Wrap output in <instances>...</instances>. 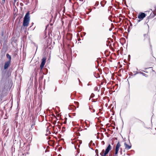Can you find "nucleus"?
I'll use <instances>...</instances> for the list:
<instances>
[{
	"mask_svg": "<svg viewBox=\"0 0 156 156\" xmlns=\"http://www.w3.org/2000/svg\"><path fill=\"white\" fill-rule=\"evenodd\" d=\"M30 20V13L29 12H28L26 13L24 18L23 25L24 27L28 26L29 24Z\"/></svg>",
	"mask_w": 156,
	"mask_h": 156,
	"instance_id": "1",
	"label": "nucleus"
},
{
	"mask_svg": "<svg viewBox=\"0 0 156 156\" xmlns=\"http://www.w3.org/2000/svg\"><path fill=\"white\" fill-rule=\"evenodd\" d=\"M146 15L144 13H141L139 14L138 15V18L140 19L138 22H140V20H142L146 16Z\"/></svg>",
	"mask_w": 156,
	"mask_h": 156,
	"instance_id": "2",
	"label": "nucleus"
},
{
	"mask_svg": "<svg viewBox=\"0 0 156 156\" xmlns=\"http://www.w3.org/2000/svg\"><path fill=\"white\" fill-rule=\"evenodd\" d=\"M46 58H44L42 59V62L41 65L40 66V67L41 70L43 68L46 62Z\"/></svg>",
	"mask_w": 156,
	"mask_h": 156,
	"instance_id": "3",
	"label": "nucleus"
},
{
	"mask_svg": "<svg viewBox=\"0 0 156 156\" xmlns=\"http://www.w3.org/2000/svg\"><path fill=\"white\" fill-rule=\"evenodd\" d=\"M121 146V145L119 142H118L117 144L116 148H115V155L117 154L118 153L119 148Z\"/></svg>",
	"mask_w": 156,
	"mask_h": 156,
	"instance_id": "4",
	"label": "nucleus"
},
{
	"mask_svg": "<svg viewBox=\"0 0 156 156\" xmlns=\"http://www.w3.org/2000/svg\"><path fill=\"white\" fill-rule=\"evenodd\" d=\"M10 62V61H8L5 63L4 66V69H6L9 67V66Z\"/></svg>",
	"mask_w": 156,
	"mask_h": 156,
	"instance_id": "5",
	"label": "nucleus"
},
{
	"mask_svg": "<svg viewBox=\"0 0 156 156\" xmlns=\"http://www.w3.org/2000/svg\"><path fill=\"white\" fill-rule=\"evenodd\" d=\"M111 149L112 147L111 146V145L110 144H109L108 146V147H107L105 151L106 152V153L108 154L109 152V151L111 150Z\"/></svg>",
	"mask_w": 156,
	"mask_h": 156,
	"instance_id": "6",
	"label": "nucleus"
},
{
	"mask_svg": "<svg viewBox=\"0 0 156 156\" xmlns=\"http://www.w3.org/2000/svg\"><path fill=\"white\" fill-rule=\"evenodd\" d=\"M124 145L125 147V149L126 150H129L131 148V146L128 145L126 143H124Z\"/></svg>",
	"mask_w": 156,
	"mask_h": 156,
	"instance_id": "7",
	"label": "nucleus"
},
{
	"mask_svg": "<svg viewBox=\"0 0 156 156\" xmlns=\"http://www.w3.org/2000/svg\"><path fill=\"white\" fill-rule=\"evenodd\" d=\"M100 154L101 156H106L107 154L106 153L104 150H103Z\"/></svg>",
	"mask_w": 156,
	"mask_h": 156,
	"instance_id": "8",
	"label": "nucleus"
},
{
	"mask_svg": "<svg viewBox=\"0 0 156 156\" xmlns=\"http://www.w3.org/2000/svg\"><path fill=\"white\" fill-rule=\"evenodd\" d=\"M6 56H7V58L9 59V61H10L11 60V57L8 54H7Z\"/></svg>",
	"mask_w": 156,
	"mask_h": 156,
	"instance_id": "9",
	"label": "nucleus"
},
{
	"mask_svg": "<svg viewBox=\"0 0 156 156\" xmlns=\"http://www.w3.org/2000/svg\"><path fill=\"white\" fill-rule=\"evenodd\" d=\"M139 73L141 74H142L144 76H145L146 77H147V74H145V73H142V72H139Z\"/></svg>",
	"mask_w": 156,
	"mask_h": 156,
	"instance_id": "10",
	"label": "nucleus"
},
{
	"mask_svg": "<svg viewBox=\"0 0 156 156\" xmlns=\"http://www.w3.org/2000/svg\"><path fill=\"white\" fill-rule=\"evenodd\" d=\"M5 0H2V3L4 4L5 3Z\"/></svg>",
	"mask_w": 156,
	"mask_h": 156,
	"instance_id": "11",
	"label": "nucleus"
},
{
	"mask_svg": "<svg viewBox=\"0 0 156 156\" xmlns=\"http://www.w3.org/2000/svg\"><path fill=\"white\" fill-rule=\"evenodd\" d=\"M144 37H146L147 36V35L146 34H144Z\"/></svg>",
	"mask_w": 156,
	"mask_h": 156,
	"instance_id": "12",
	"label": "nucleus"
},
{
	"mask_svg": "<svg viewBox=\"0 0 156 156\" xmlns=\"http://www.w3.org/2000/svg\"><path fill=\"white\" fill-rule=\"evenodd\" d=\"M101 143H102V144H105V143L104 141H102Z\"/></svg>",
	"mask_w": 156,
	"mask_h": 156,
	"instance_id": "13",
	"label": "nucleus"
},
{
	"mask_svg": "<svg viewBox=\"0 0 156 156\" xmlns=\"http://www.w3.org/2000/svg\"><path fill=\"white\" fill-rule=\"evenodd\" d=\"M154 12H155V14L156 15V11Z\"/></svg>",
	"mask_w": 156,
	"mask_h": 156,
	"instance_id": "14",
	"label": "nucleus"
}]
</instances>
